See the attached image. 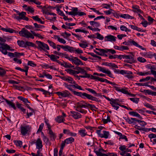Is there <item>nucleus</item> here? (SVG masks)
I'll list each match as a JSON object with an SVG mask.
<instances>
[{
    "label": "nucleus",
    "mask_w": 156,
    "mask_h": 156,
    "mask_svg": "<svg viewBox=\"0 0 156 156\" xmlns=\"http://www.w3.org/2000/svg\"><path fill=\"white\" fill-rule=\"evenodd\" d=\"M122 57L123 58H126V60L124 61L125 62H126L130 64H132L136 62V59L134 58V55H117V57L119 59H121Z\"/></svg>",
    "instance_id": "nucleus-1"
},
{
    "label": "nucleus",
    "mask_w": 156,
    "mask_h": 156,
    "mask_svg": "<svg viewBox=\"0 0 156 156\" xmlns=\"http://www.w3.org/2000/svg\"><path fill=\"white\" fill-rule=\"evenodd\" d=\"M36 42L38 46V48H39L40 50H43L45 51L48 52L45 50V49L48 50H49V47L47 44L41 41H36Z\"/></svg>",
    "instance_id": "nucleus-2"
},
{
    "label": "nucleus",
    "mask_w": 156,
    "mask_h": 156,
    "mask_svg": "<svg viewBox=\"0 0 156 156\" xmlns=\"http://www.w3.org/2000/svg\"><path fill=\"white\" fill-rule=\"evenodd\" d=\"M10 47L6 44H2V46H0V51L4 54L5 55L7 54L6 50H9Z\"/></svg>",
    "instance_id": "nucleus-3"
},
{
    "label": "nucleus",
    "mask_w": 156,
    "mask_h": 156,
    "mask_svg": "<svg viewBox=\"0 0 156 156\" xmlns=\"http://www.w3.org/2000/svg\"><path fill=\"white\" fill-rule=\"evenodd\" d=\"M30 33L25 28H22L21 30L19 32V34L21 36L29 38Z\"/></svg>",
    "instance_id": "nucleus-4"
},
{
    "label": "nucleus",
    "mask_w": 156,
    "mask_h": 156,
    "mask_svg": "<svg viewBox=\"0 0 156 156\" xmlns=\"http://www.w3.org/2000/svg\"><path fill=\"white\" fill-rule=\"evenodd\" d=\"M75 95L77 96H79L85 99L86 98L90 99L91 95L88 94L86 93H82L81 92H78L76 91L75 92Z\"/></svg>",
    "instance_id": "nucleus-5"
},
{
    "label": "nucleus",
    "mask_w": 156,
    "mask_h": 156,
    "mask_svg": "<svg viewBox=\"0 0 156 156\" xmlns=\"http://www.w3.org/2000/svg\"><path fill=\"white\" fill-rule=\"evenodd\" d=\"M97 67L100 71L104 73L107 74L110 77H112V74L111 72L108 70H106L105 68L99 66H98Z\"/></svg>",
    "instance_id": "nucleus-6"
},
{
    "label": "nucleus",
    "mask_w": 156,
    "mask_h": 156,
    "mask_svg": "<svg viewBox=\"0 0 156 156\" xmlns=\"http://www.w3.org/2000/svg\"><path fill=\"white\" fill-rule=\"evenodd\" d=\"M56 94L58 96H61L63 97H66L71 95V94L67 90H66L62 92L59 91L57 92L56 93Z\"/></svg>",
    "instance_id": "nucleus-7"
},
{
    "label": "nucleus",
    "mask_w": 156,
    "mask_h": 156,
    "mask_svg": "<svg viewBox=\"0 0 156 156\" xmlns=\"http://www.w3.org/2000/svg\"><path fill=\"white\" fill-rule=\"evenodd\" d=\"M30 127L29 126L21 127V133L22 135H25L27 133L28 131L30 129Z\"/></svg>",
    "instance_id": "nucleus-8"
},
{
    "label": "nucleus",
    "mask_w": 156,
    "mask_h": 156,
    "mask_svg": "<svg viewBox=\"0 0 156 156\" xmlns=\"http://www.w3.org/2000/svg\"><path fill=\"white\" fill-rule=\"evenodd\" d=\"M71 116L75 119H80L82 117V115L81 114L78 112L75 111H71Z\"/></svg>",
    "instance_id": "nucleus-9"
},
{
    "label": "nucleus",
    "mask_w": 156,
    "mask_h": 156,
    "mask_svg": "<svg viewBox=\"0 0 156 156\" xmlns=\"http://www.w3.org/2000/svg\"><path fill=\"white\" fill-rule=\"evenodd\" d=\"M116 37L112 35H109L106 36L105 37V38H106L107 39L105 40V41H116Z\"/></svg>",
    "instance_id": "nucleus-10"
},
{
    "label": "nucleus",
    "mask_w": 156,
    "mask_h": 156,
    "mask_svg": "<svg viewBox=\"0 0 156 156\" xmlns=\"http://www.w3.org/2000/svg\"><path fill=\"white\" fill-rule=\"evenodd\" d=\"M36 144V148L38 149H40L42 148L43 147L42 144V142L40 138H38L37 140Z\"/></svg>",
    "instance_id": "nucleus-11"
},
{
    "label": "nucleus",
    "mask_w": 156,
    "mask_h": 156,
    "mask_svg": "<svg viewBox=\"0 0 156 156\" xmlns=\"http://www.w3.org/2000/svg\"><path fill=\"white\" fill-rule=\"evenodd\" d=\"M74 69L76 70V74L79 73L84 74L85 72V70L84 69L79 67H76Z\"/></svg>",
    "instance_id": "nucleus-12"
},
{
    "label": "nucleus",
    "mask_w": 156,
    "mask_h": 156,
    "mask_svg": "<svg viewBox=\"0 0 156 156\" xmlns=\"http://www.w3.org/2000/svg\"><path fill=\"white\" fill-rule=\"evenodd\" d=\"M129 114L133 116H136L138 117L140 119H142L143 118L137 112H130Z\"/></svg>",
    "instance_id": "nucleus-13"
},
{
    "label": "nucleus",
    "mask_w": 156,
    "mask_h": 156,
    "mask_svg": "<svg viewBox=\"0 0 156 156\" xmlns=\"http://www.w3.org/2000/svg\"><path fill=\"white\" fill-rule=\"evenodd\" d=\"M48 133L50 135L51 140H54L56 138V136L55 133L53 132L51 130H50L49 131Z\"/></svg>",
    "instance_id": "nucleus-14"
},
{
    "label": "nucleus",
    "mask_w": 156,
    "mask_h": 156,
    "mask_svg": "<svg viewBox=\"0 0 156 156\" xmlns=\"http://www.w3.org/2000/svg\"><path fill=\"white\" fill-rule=\"evenodd\" d=\"M64 84L66 87L73 92L74 95H75V92H76V91L74 90L71 88V87H72V85H69L66 83H64Z\"/></svg>",
    "instance_id": "nucleus-15"
},
{
    "label": "nucleus",
    "mask_w": 156,
    "mask_h": 156,
    "mask_svg": "<svg viewBox=\"0 0 156 156\" xmlns=\"http://www.w3.org/2000/svg\"><path fill=\"white\" fill-rule=\"evenodd\" d=\"M5 100L9 106H11V107L13 108L14 109H16V108L15 106V105L13 103L6 99H5Z\"/></svg>",
    "instance_id": "nucleus-16"
},
{
    "label": "nucleus",
    "mask_w": 156,
    "mask_h": 156,
    "mask_svg": "<svg viewBox=\"0 0 156 156\" xmlns=\"http://www.w3.org/2000/svg\"><path fill=\"white\" fill-rule=\"evenodd\" d=\"M32 18L34 20L36 21L39 22L42 24H44V21H42L41 19L38 17V16H33Z\"/></svg>",
    "instance_id": "nucleus-17"
},
{
    "label": "nucleus",
    "mask_w": 156,
    "mask_h": 156,
    "mask_svg": "<svg viewBox=\"0 0 156 156\" xmlns=\"http://www.w3.org/2000/svg\"><path fill=\"white\" fill-rule=\"evenodd\" d=\"M54 37L55 39H57L58 41L59 42L63 44H65L66 43V41L65 40L62 38H60L59 36L57 35H55Z\"/></svg>",
    "instance_id": "nucleus-18"
},
{
    "label": "nucleus",
    "mask_w": 156,
    "mask_h": 156,
    "mask_svg": "<svg viewBox=\"0 0 156 156\" xmlns=\"http://www.w3.org/2000/svg\"><path fill=\"white\" fill-rule=\"evenodd\" d=\"M27 46L36 47V45L32 42L26 41L25 43L24 47H26Z\"/></svg>",
    "instance_id": "nucleus-19"
},
{
    "label": "nucleus",
    "mask_w": 156,
    "mask_h": 156,
    "mask_svg": "<svg viewBox=\"0 0 156 156\" xmlns=\"http://www.w3.org/2000/svg\"><path fill=\"white\" fill-rule=\"evenodd\" d=\"M49 6L48 5H46L43 6V8L42 9L43 13L45 14H48V9H49Z\"/></svg>",
    "instance_id": "nucleus-20"
},
{
    "label": "nucleus",
    "mask_w": 156,
    "mask_h": 156,
    "mask_svg": "<svg viewBox=\"0 0 156 156\" xmlns=\"http://www.w3.org/2000/svg\"><path fill=\"white\" fill-rule=\"evenodd\" d=\"M90 23L94 27H98L100 26V24L99 23L97 22L94 21H90Z\"/></svg>",
    "instance_id": "nucleus-21"
},
{
    "label": "nucleus",
    "mask_w": 156,
    "mask_h": 156,
    "mask_svg": "<svg viewBox=\"0 0 156 156\" xmlns=\"http://www.w3.org/2000/svg\"><path fill=\"white\" fill-rule=\"evenodd\" d=\"M131 43L132 44L135 46H136L137 47H138L139 48H141V49L143 50H146V48H143L141 46H140L136 42L134 41H132Z\"/></svg>",
    "instance_id": "nucleus-22"
},
{
    "label": "nucleus",
    "mask_w": 156,
    "mask_h": 156,
    "mask_svg": "<svg viewBox=\"0 0 156 156\" xmlns=\"http://www.w3.org/2000/svg\"><path fill=\"white\" fill-rule=\"evenodd\" d=\"M66 142V144H71L74 141V139L72 137H71L66 139L65 140Z\"/></svg>",
    "instance_id": "nucleus-23"
},
{
    "label": "nucleus",
    "mask_w": 156,
    "mask_h": 156,
    "mask_svg": "<svg viewBox=\"0 0 156 156\" xmlns=\"http://www.w3.org/2000/svg\"><path fill=\"white\" fill-rule=\"evenodd\" d=\"M120 102L119 100L117 99H114L112 98L111 102H110V104H114L119 105Z\"/></svg>",
    "instance_id": "nucleus-24"
},
{
    "label": "nucleus",
    "mask_w": 156,
    "mask_h": 156,
    "mask_svg": "<svg viewBox=\"0 0 156 156\" xmlns=\"http://www.w3.org/2000/svg\"><path fill=\"white\" fill-rule=\"evenodd\" d=\"M64 120V119L62 116H58L57 118H56V121L58 123L63 122Z\"/></svg>",
    "instance_id": "nucleus-25"
},
{
    "label": "nucleus",
    "mask_w": 156,
    "mask_h": 156,
    "mask_svg": "<svg viewBox=\"0 0 156 156\" xmlns=\"http://www.w3.org/2000/svg\"><path fill=\"white\" fill-rule=\"evenodd\" d=\"M120 16L125 19H132L133 18L132 16L127 14H122L120 15Z\"/></svg>",
    "instance_id": "nucleus-26"
},
{
    "label": "nucleus",
    "mask_w": 156,
    "mask_h": 156,
    "mask_svg": "<svg viewBox=\"0 0 156 156\" xmlns=\"http://www.w3.org/2000/svg\"><path fill=\"white\" fill-rule=\"evenodd\" d=\"M30 32L35 36L38 37L41 39L44 38V37H42L40 34H36L35 32L31 30H30Z\"/></svg>",
    "instance_id": "nucleus-27"
},
{
    "label": "nucleus",
    "mask_w": 156,
    "mask_h": 156,
    "mask_svg": "<svg viewBox=\"0 0 156 156\" xmlns=\"http://www.w3.org/2000/svg\"><path fill=\"white\" fill-rule=\"evenodd\" d=\"M18 98L21 101H22L24 103H30V102L28 101L27 99L25 98H24L22 96H19L18 97Z\"/></svg>",
    "instance_id": "nucleus-28"
},
{
    "label": "nucleus",
    "mask_w": 156,
    "mask_h": 156,
    "mask_svg": "<svg viewBox=\"0 0 156 156\" xmlns=\"http://www.w3.org/2000/svg\"><path fill=\"white\" fill-rule=\"evenodd\" d=\"M102 121L103 122L104 124L107 123L108 122H110L111 121L110 119V117L109 116H107V119H102Z\"/></svg>",
    "instance_id": "nucleus-29"
},
{
    "label": "nucleus",
    "mask_w": 156,
    "mask_h": 156,
    "mask_svg": "<svg viewBox=\"0 0 156 156\" xmlns=\"http://www.w3.org/2000/svg\"><path fill=\"white\" fill-rule=\"evenodd\" d=\"M26 14V12H22L21 13H20L19 14V17L20 18V20L22 19H23L24 17Z\"/></svg>",
    "instance_id": "nucleus-30"
},
{
    "label": "nucleus",
    "mask_w": 156,
    "mask_h": 156,
    "mask_svg": "<svg viewBox=\"0 0 156 156\" xmlns=\"http://www.w3.org/2000/svg\"><path fill=\"white\" fill-rule=\"evenodd\" d=\"M79 132L80 133L81 136L82 137L84 136L87 135V133H85V129H81L79 131Z\"/></svg>",
    "instance_id": "nucleus-31"
},
{
    "label": "nucleus",
    "mask_w": 156,
    "mask_h": 156,
    "mask_svg": "<svg viewBox=\"0 0 156 156\" xmlns=\"http://www.w3.org/2000/svg\"><path fill=\"white\" fill-rule=\"evenodd\" d=\"M120 29L122 31H125L126 32L127 31H130V30L129 29H128L124 25H122L120 26Z\"/></svg>",
    "instance_id": "nucleus-32"
},
{
    "label": "nucleus",
    "mask_w": 156,
    "mask_h": 156,
    "mask_svg": "<svg viewBox=\"0 0 156 156\" xmlns=\"http://www.w3.org/2000/svg\"><path fill=\"white\" fill-rule=\"evenodd\" d=\"M84 106L83 105V104L80 102H78L77 103V106L76 109H80L83 108Z\"/></svg>",
    "instance_id": "nucleus-33"
},
{
    "label": "nucleus",
    "mask_w": 156,
    "mask_h": 156,
    "mask_svg": "<svg viewBox=\"0 0 156 156\" xmlns=\"http://www.w3.org/2000/svg\"><path fill=\"white\" fill-rule=\"evenodd\" d=\"M148 68L151 69V74L154 76H156V71L154 70V69H155V68L154 67L151 66Z\"/></svg>",
    "instance_id": "nucleus-34"
},
{
    "label": "nucleus",
    "mask_w": 156,
    "mask_h": 156,
    "mask_svg": "<svg viewBox=\"0 0 156 156\" xmlns=\"http://www.w3.org/2000/svg\"><path fill=\"white\" fill-rule=\"evenodd\" d=\"M47 41L49 44L50 46L52 47L54 49L56 48V47L55 46L56 44L54 43L49 40H48Z\"/></svg>",
    "instance_id": "nucleus-35"
},
{
    "label": "nucleus",
    "mask_w": 156,
    "mask_h": 156,
    "mask_svg": "<svg viewBox=\"0 0 156 156\" xmlns=\"http://www.w3.org/2000/svg\"><path fill=\"white\" fill-rule=\"evenodd\" d=\"M48 57L50 58L51 60L55 62L56 61V57L55 55H48Z\"/></svg>",
    "instance_id": "nucleus-36"
},
{
    "label": "nucleus",
    "mask_w": 156,
    "mask_h": 156,
    "mask_svg": "<svg viewBox=\"0 0 156 156\" xmlns=\"http://www.w3.org/2000/svg\"><path fill=\"white\" fill-rule=\"evenodd\" d=\"M94 152L96 153L97 156H105V154H103L101 152V149H99L98 151L94 150Z\"/></svg>",
    "instance_id": "nucleus-37"
},
{
    "label": "nucleus",
    "mask_w": 156,
    "mask_h": 156,
    "mask_svg": "<svg viewBox=\"0 0 156 156\" xmlns=\"http://www.w3.org/2000/svg\"><path fill=\"white\" fill-rule=\"evenodd\" d=\"M145 56L148 58H152L154 55L151 52H149L146 53L145 55Z\"/></svg>",
    "instance_id": "nucleus-38"
},
{
    "label": "nucleus",
    "mask_w": 156,
    "mask_h": 156,
    "mask_svg": "<svg viewBox=\"0 0 156 156\" xmlns=\"http://www.w3.org/2000/svg\"><path fill=\"white\" fill-rule=\"evenodd\" d=\"M86 89L89 92L94 94L95 96H97V93L94 90L90 88H86Z\"/></svg>",
    "instance_id": "nucleus-39"
},
{
    "label": "nucleus",
    "mask_w": 156,
    "mask_h": 156,
    "mask_svg": "<svg viewBox=\"0 0 156 156\" xmlns=\"http://www.w3.org/2000/svg\"><path fill=\"white\" fill-rule=\"evenodd\" d=\"M14 143L17 146H19L20 147H22V142L21 141L16 140L14 141Z\"/></svg>",
    "instance_id": "nucleus-40"
},
{
    "label": "nucleus",
    "mask_w": 156,
    "mask_h": 156,
    "mask_svg": "<svg viewBox=\"0 0 156 156\" xmlns=\"http://www.w3.org/2000/svg\"><path fill=\"white\" fill-rule=\"evenodd\" d=\"M123 118L126 120V121L128 122L129 124H132L133 123L134 121H133L131 119V118L130 119L128 117H123Z\"/></svg>",
    "instance_id": "nucleus-41"
},
{
    "label": "nucleus",
    "mask_w": 156,
    "mask_h": 156,
    "mask_svg": "<svg viewBox=\"0 0 156 156\" xmlns=\"http://www.w3.org/2000/svg\"><path fill=\"white\" fill-rule=\"evenodd\" d=\"M18 45L20 47H24L25 44V42L23 41L18 40L17 41Z\"/></svg>",
    "instance_id": "nucleus-42"
},
{
    "label": "nucleus",
    "mask_w": 156,
    "mask_h": 156,
    "mask_svg": "<svg viewBox=\"0 0 156 156\" xmlns=\"http://www.w3.org/2000/svg\"><path fill=\"white\" fill-rule=\"evenodd\" d=\"M25 10L31 13L34 12V9L33 8L30 6H28L27 8V9H25Z\"/></svg>",
    "instance_id": "nucleus-43"
},
{
    "label": "nucleus",
    "mask_w": 156,
    "mask_h": 156,
    "mask_svg": "<svg viewBox=\"0 0 156 156\" xmlns=\"http://www.w3.org/2000/svg\"><path fill=\"white\" fill-rule=\"evenodd\" d=\"M83 42L85 43V44H83V43L79 44V46L80 47H81L83 48H85L88 46V45L87 44V43L85 41H83Z\"/></svg>",
    "instance_id": "nucleus-44"
},
{
    "label": "nucleus",
    "mask_w": 156,
    "mask_h": 156,
    "mask_svg": "<svg viewBox=\"0 0 156 156\" xmlns=\"http://www.w3.org/2000/svg\"><path fill=\"white\" fill-rule=\"evenodd\" d=\"M96 34L97 35V37H96V38L101 40L103 39L104 37L99 33H97Z\"/></svg>",
    "instance_id": "nucleus-45"
},
{
    "label": "nucleus",
    "mask_w": 156,
    "mask_h": 156,
    "mask_svg": "<svg viewBox=\"0 0 156 156\" xmlns=\"http://www.w3.org/2000/svg\"><path fill=\"white\" fill-rule=\"evenodd\" d=\"M72 87L73 88H76L80 90H82L83 89L80 86H79L77 84H75L72 85Z\"/></svg>",
    "instance_id": "nucleus-46"
},
{
    "label": "nucleus",
    "mask_w": 156,
    "mask_h": 156,
    "mask_svg": "<svg viewBox=\"0 0 156 156\" xmlns=\"http://www.w3.org/2000/svg\"><path fill=\"white\" fill-rule=\"evenodd\" d=\"M24 55V54L23 53L15 52V57H16V58H20V56Z\"/></svg>",
    "instance_id": "nucleus-47"
},
{
    "label": "nucleus",
    "mask_w": 156,
    "mask_h": 156,
    "mask_svg": "<svg viewBox=\"0 0 156 156\" xmlns=\"http://www.w3.org/2000/svg\"><path fill=\"white\" fill-rule=\"evenodd\" d=\"M90 100L95 101H96L98 102H101V100H98V99L97 98L95 97H93L91 95L90 98Z\"/></svg>",
    "instance_id": "nucleus-48"
},
{
    "label": "nucleus",
    "mask_w": 156,
    "mask_h": 156,
    "mask_svg": "<svg viewBox=\"0 0 156 156\" xmlns=\"http://www.w3.org/2000/svg\"><path fill=\"white\" fill-rule=\"evenodd\" d=\"M148 137L150 139L151 142H152V139L156 138V135L153 133L150 134L148 135Z\"/></svg>",
    "instance_id": "nucleus-49"
},
{
    "label": "nucleus",
    "mask_w": 156,
    "mask_h": 156,
    "mask_svg": "<svg viewBox=\"0 0 156 156\" xmlns=\"http://www.w3.org/2000/svg\"><path fill=\"white\" fill-rule=\"evenodd\" d=\"M65 81L69 82L70 83H72L73 81V79L71 77L68 76L66 77Z\"/></svg>",
    "instance_id": "nucleus-50"
},
{
    "label": "nucleus",
    "mask_w": 156,
    "mask_h": 156,
    "mask_svg": "<svg viewBox=\"0 0 156 156\" xmlns=\"http://www.w3.org/2000/svg\"><path fill=\"white\" fill-rule=\"evenodd\" d=\"M146 92L149 94L156 96V92H152V91L148 90H146Z\"/></svg>",
    "instance_id": "nucleus-51"
},
{
    "label": "nucleus",
    "mask_w": 156,
    "mask_h": 156,
    "mask_svg": "<svg viewBox=\"0 0 156 156\" xmlns=\"http://www.w3.org/2000/svg\"><path fill=\"white\" fill-rule=\"evenodd\" d=\"M85 74V75L84 76H80L81 77V78H90L91 77V76L92 75L89 74H87V73L86 71H85V72L84 73Z\"/></svg>",
    "instance_id": "nucleus-52"
},
{
    "label": "nucleus",
    "mask_w": 156,
    "mask_h": 156,
    "mask_svg": "<svg viewBox=\"0 0 156 156\" xmlns=\"http://www.w3.org/2000/svg\"><path fill=\"white\" fill-rule=\"evenodd\" d=\"M137 60L141 62H146V60L142 57H139L137 58Z\"/></svg>",
    "instance_id": "nucleus-53"
},
{
    "label": "nucleus",
    "mask_w": 156,
    "mask_h": 156,
    "mask_svg": "<svg viewBox=\"0 0 156 156\" xmlns=\"http://www.w3.org/2000/svg\"><path fill=\"white\" fill-rule=\"evenodd\" d=\"M129 99L133 102H135L136 103H138L139 101V98H129Z\"/></svg>",
    "instance_id": "nucleus-54"
},
{
    "label": "nucleus",
    "mask_w": 156,
    "mask_h": 156,
    "mask_svg": "<svg viewBox=\"0 0 156 156\" xmlns=\"http://www.w3.org/2000/svg\"><path fill=\"white\" fill-rule=\"evenodd\" d=\"M43 140L46 144H48L49 143V140L48 138H47L44 135L43 137Z\"/></svg>",
    "instance_id": "nucleus-55"
},
{
    "label": "nucleus",
    "mask_w": 156,
    "mask_h": 156,
    "mask_svg": "<svg viewBox=\"0 0 156 156\" xmlns=\"http://www.w3.org/2000/svg\"><path fill=\"white\" fill-rule=\"evenodd\" d=\"M28 65L32 67H35L36 66V64L34 63L32 61H29L28 62Z\"/></svg>",
    "instance_id": "nucleus-56"
},
{
    "label": "nucleus",
    "mask_w": 156,
    "mask_h": 156,
    "mask_svg": "<svg viewBox=\"0 0 156 156\" xmlns=\"http://www.w3.org/2000/svg\"><path fill=\"white\" fill-rule=\"evenodd\" d=\"M132 8L134 9L133 10V11L135 12H136V11L139 9V6L136 5L133 6Z\"/></svg>",
    "instance_id": "nucleus-57"
},
{
    "label": "nucleus",
    "mask_w": 156,
    "mask_h": 156,
    "mask_svg": "<svg viewBox=\"0 0 156 156\" xmlns=\"http://www.w3.org/2000/svg\"><path fill=\"white\" fill-rule=\"evenodd\" d=\"M5 73V71L3 69L0 67V75L3 76Z\"/></svg>",
    "instance_id": "nucleus-58"
},
{
    "label": "nucleus",
    "mask_w": 156,
    "mask_h": 156,
    "mask_svg": "<svg viewBox=\"0 0 156 156\" xmlns=\"http://www.w3.org/2000/svg\"><path fill=\"white\" fill-rule=\"evenodd\" d=\"M67 72L70 74H72L74 75L76 74V71L72 69H68Z\"/></svg>",
    "instance_id": "nucleus-59"
},
{
    "label": "nucleus",
    "mask_w": 156,
    "mask_h": 156,
    "mask_svg": "<svg viewBox=\"0 0 156 156\" xmlns=\"http://www.w3.org/2000/svg\"><path fill=\"white\" fill-rule=\"evenodd\" d=\"M103 132L104 133L103 137L106 139L108 137V136L109 135L108 132L105 131H103Z\"/></svg>",
    "instance_id": "nucleus-60"
},
{
    "label": "nucleus",
    "mask_w": 156,
    "mask_h": 156,
    "mask_svg": "<svg viewBox=\"0 0 156 156\" xmlns=\"http://www.w3.org/2000/svg\"><path fill=\"white\" fill-rule=\"evenodd\" d=\"M8 82L10 83L11 84H18L20 83L19 82H17L12 80H9Z\"/></svg>",
    "instance_id": "nucleus-61"
},
{
    "label": "nucleus",
    "mask_w": 156,
    "mask_h": 156,
    "mask_svg": "<svg viewBox=\"0 0 156 156\" xmlns=\"http://www.w3.org/2000/svg\"><path fill=\"white\" fill-rule=\"evenodd\" d=\"M56 10L58 12V13L60 16H63L64 15V14L58 8H57Z\"/></svg>",
    "instance_id": "nucleus-62"
},
{
    "label": "nucleus",
    "mask_w": 156,
    "mask_h": 156,
    "mask_svg": "<svg viewBox=\"0 0 156 156\" xmlns=\"http://www.w3.org/2000/svg\"><path fill=\"white\" fill-rule=\"evenodd\" d=\"M72 10V11L74 12V13H75V15H76V16L78 14V8H73Z\"/></svg>",
    "instance_id": "nucleus-63"
},
{
    "label": "nucleus",
    "mask_w": 156,
    "mask_h": 156,
    "mask_svg": "<svg viewBox=\"0 0 156 156\" xmlns=\"http://www.w3.org/2000/svg\"><path fill=\"white\" fill-rule=\"evenodd\" d=\"M44 126V124L43 123H42L40 125L39 128L37 132H41L42 130L43 127Z\"/></svg>",
    "instance_id": "nucleus-64"
}]
</instances>
